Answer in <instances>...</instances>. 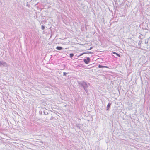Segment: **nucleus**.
<instances>
[{
  "label": "nucleus",
  "mask_w": 150,
  "mask_h": 150,
  "mask_svg": "<svg viewBox=\"0 0 150 150\" xmlns=\"http://www.w3.org/2000/svg\"><path fill=\"white\" fill-rule=\"evenodd\" d=\"M77 83L78 84L79 88L81 89V88H83V89L86 88H88V85H90L89 83H86L83 81H77Z\"/></svg>",
  "instance_id": "1"
},
{
  "label": "nucleus",
  "mask_w": 150,
  "mask_h": 150,
  "mask_svg": "<svg viewBox=\"0 0 150 150\" xmlns=\"http://www.w3.org/2000/svg\"><path fill=\"white\" fill-rule=\"evenodd\" d=\"M90 59L89 57H86L83 59V61L85 64H88L90 62Z\"/></svg>",
  "instance_id": "2"
},
{
  "label": "nucleus",
  "mask_w": 150,
  "mask_h": 150,
  "mask_svg": "<svg viewBox=\"0 0 150 150\" xmlns=\"http://www.w3.org/2000/svg\"><path fill=\"white\" fill-rule=\"evenodd\" d=\"M7 65L6 63L3 61H0V66H6Z\"/></svg>",
  "instance_id": "3"
},
{
  "label": "nucleus",
  "mask_w": 150,
  "mask_h": 150,
  "mask_svg": "<svg viewBox=\"0 0 150 150\" xmlns=\"http://www.w3.org/2000/svg\"><path fill=\"white\" fill-rule=\"evenodd\" d=\"M111 105V103H109L108 104L106 109V110H109V108L110 107Z\"/></svg>",
  "instance_id": "4"
},
{
  "label": "nucleus",
  "mask_w": 150,
  "mask_h": 150,
  "mask_svg": "<svg viewBox=\"0 0 150 150\" xmlns=\"http://www.w3.org/2000/svg\"><path fill=\"white\" fill-rule=\"evenodd\" d=\"M98 68H108V66H102L101 65H98Z\"/></svg>",
  "instance_id": "5"
},
{
  "label": "nucleus",
  "mask_w": 150,
  "mask_h": 150,
  "mask_svg": "<svg viewBox=\"0 0 150 150\" xmlns=\"http://www.w3.org/2000/svg\"><path fill=\"white\" fill-rule=\"evenodd\" d=\"M83 89H84V90L85 91V92H86V93L87 95L89 94V93L88 92V90L87 89V88H86Z\"/></svg>",
  "instance_id": "6"
},
{
  "label": "nucleus",
  "mask_w": 150,
  "mask_h": 150,
  "mask_svg": "<svg viewBox=\"0 0 150 150\" xmlns=\"http://www.w3.org/2000/svg\"><path fill=\"white\" fill-rule=\"evenodd\" d=\"M112 54H114L116 55L117 56H118V57H120V54H118L116 52H112Z\"/></svg>",
  "instance_id": "7"
},
{
  "label": "nucleus",
  "mask_w": 150,
  "mask_h": 150,
  "mask_svg": "<svg viewBox=\"0 0 150 150\" xmlns=\"http://www.w3.org/2000/svg\"><path fill=\"white\" fill-rule=\"evenodd\" d=\"M56 49L58 50H61L62 49V48L61 47L57 46V47Z\"/></svg>",
  "instance_id": "8"
},
{
  "label": "nucleus",
  "mask_w": 150,
  "mask_h": 150,
  "mask_svg": "<svg viewBox=\"0 0 150 150\" xmlns=\"http://www.w3.org/2000/svg\"><path fill=\"white\" fill-rule=\"evenodd\" d=\"M91 53V52H84V53H82L80 56H81V55H83L84 54H89V53Z\"/></svg>",
  "instance_id": "9"
},
{
  "label": "nucleus",
  "mask_w": 150,
  "mask_h": 150,
  "mask_svg": "<svg viewBox=\"0 0 150 150\" xmlns=\"http://www.w3.org/2000/svg\"><path fill=\"white\" fill-rule=\"evenodd\" d=\"M74 54L73 53H70L69 54V56L71 58H72L74 56Z\"/></svg>",
  "instance_id": "10"
},
{
  "label": "nucleus",
  "mask_w": 150,
  "mask_h": 150,
  "mask_svg": "<svg viewBox=\"0 0 150 150\" xmlns=\"http://www.w3.org/2000/svg\"><path fill=\"white\" fill-rule=\"evenodd\" d=\"M41 29L42 30H44V29H45V26L43 25H42L41 26Z\"/></svg>",
  "instance_id": "11"
},
{
  "label": "nucleus",
  "mask_w": 150,
  "mask_h": 150,
  "mask_svg": "<svg viewBox=\"0 0 150 150\" xmlns=\"http://www.w3.org/2000/svg\"><path fill=\"white\" fill-rule=\"evenodd\" d=\"M67 73H66V72H64L63 73V76H66V74H67Z\"/></svg>",
  "instance_id": "12"
},
{
  "label": "nucleus",
  "mask_w": 150,
  "mask_h": 150,
  "mask_svg": "<svg viewBox=\"0 0 150 150\" xmlns=\"http://www.w3.org/2000/svg\"><path fill=\"white\" fill-rule=\"evenodd\" d=\"M92 48H93L92 47H91L89 49H88V50H91L92 49Z\"/></svg>",
  "instance_id": "13"
}]
</instances>
